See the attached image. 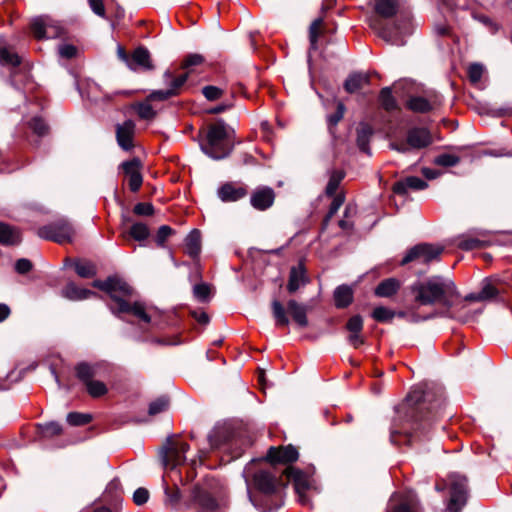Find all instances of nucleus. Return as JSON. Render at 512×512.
Returning <instances> with one entry per match:
<instances>
[{"label": "nucleus", "mask_w": 512, "mask_h": 512, "mask_svg": "<svg viewBox=\"0 0 512 512\" xmlns=\"http://www.w3.org/2000/svg\"><path fill=\"white\" fill-rule=\"evenodd\" d=\"M415 302L419 305H433L436 303L446 307L445 316L467 321V316H461L453 310L454 298L458 296L455 283L442 276H432L424 281H418L411 286Z\"/></svg>", "instance_id": "1"}, {"label": "nucleus", "mask_w": 512, "mask_h": 512, "mask_svg": "<svg viewBox=\"0 0 512 512\" xmlns=\"http://www.w3.org/2000/svg\"><path fill=\"white\" fill-rule=\"evenodd\" d=\"M201 150L214 160L228 157L234 148V130L223 120H218L208 127L206 138L201 143Z\"/></svg>", "instance_id": "2"}, {"label": "nucleus", "mask_w": 512, "mask_h": 512, "mask_svg": "<svg viewBox=\"0 0 512 512\" xmlns=\"http://www.w3.org/2000/svg\"><path fill=\"white\" fill-rule=\"evenodd\" d=\"M109 280H112V282L110 283L107 293L114 302V304L110 306L111 312L118 317L122 313H129L139 320L149 323L151 318L147 314L143 303L136 301L130 304L123 299V297H128L132 294V288L119 277L112 276L109 277Z\"/></svg>", "instance_id": "3"}, {"label": "nucleus", "mask_w": 512, "mask_h": 512, "mask_svg": "<svg viewBox=\"0 0 512 512\" xmlns=\"http://www.w3.org/2000/svg\"><path fill=\"white\" fill-rule=\"evenodd\" d=\"M410 19L408 17H398L393 24L384 25L380 19H374L370 22V27L376 31L378 36L392 45H404L403 37L411 33Z\"/></svg>", "instance_id": "4"}, {"label": "nucleus", "mask_w": 512, "mask_h": 512, "mask_svg": "<svg viewBox=\"0 0 512 512\" xmlns=\"http://www.w3.org/2000/svg\"><path fill=\"white\" fill-rule=\"evenodd\" d=\"M37 234L40 238L64 244L72 241L75 231L68 221L59 220L40 227Z\"/></svg>", "instance_id": "5"}, {"label": "nucleus", "mask_w": 512, "mask_h": 512, "mask_svg": "<svg viewBox=\"0 0 512 512\" xmlns=\"http://www.w3.org/2000/svg\"><path fill=\"white\" fill-rule=\"evenodd\" d=\"M432 143V136L426 128H412L407 132L406 142H392L390 148L400 153H407L410 149H422Z\"/></svg>", "instance_id": "6"}, {"label": "nucleus", "mask_w": 512, "mask_h": 512, "mask_svg": "<svg viewBox=\"0 0 512 512\" xmlns=\"http://www.w3.org/2000/svg\"><path fill=\"white\" fill-rule=\"evenodd\" d=\"M443 251L444 248L440 245L421 243L415 245L407 252L401 261V265H405L412 261L429 264L434 260H438Z\"/></svg>", "instance_id": "7"}, {"label": "nucleus", "mask_w": 512, "mask_h": 512, "mask_svg": "<svg viewBox=\"0 0 512 512\" xmlns=\"http://www.w3.org/2000/svg\"><path fill=\"white\" fill-rule=\"evenodd\" d=\"M451 496L447 509L458 512L466 503L467 480L464 476L453 474L449 477Z\"/></svg>", "instance_id": "8"}, {"label": "nucleus", "mask_w": 512, "mask_h": 512, "mask_svg": "<svg viewBox=\"0 0 512 512\" xmlns=\"http://www.w3.org/2000/svg\"><path fill=\"white\" fill-rule=\"evenodd\" d=\"M135 123L132 120H126L116 125V140L118 145L125 151L134 147Z\"/></svg>", "instance_id": "9"}, {"label": "nucleus", "mask_w": 512, "mask_h": 512, "mask_svg": "<svg viewBox=\"0 0 512 512\" xmlns=\"http://www.w3.org/2000/svg\"><path fill=\"white\" fill-rule=\"evenodd\" d=\"M121 167L128 177L129 188L131 191L136 192L140 189L143 178L141 175V161L138 158H133L121 164Z\"/></svg>", "instance_id": "10"}, {"label": "nucleus", "mask_w": 512, "mask_h": 512, "mask_svg": "<svg viewBox=\"0 0 512 512\" xmlns=\"http://www.w3.org/2000/svg\"><path fill=\"white\" fill-rule=\"evenodd\" d=\"M105 370L106 366L102 363L89 364L82 362L75 367L77 378L85 385L93 381L95 377L103 376Z\"/></svg>", "instance_id": "11"}, {"label": "nucleus", "mask_w": 512, "mask_h": 512, "mask_svg": "<svg viewBox=\"0 0 512 512\" xmlns=\"http://www.w3.org/2000/svg\"><path fill=\"white\" fill-rule=\"evenodd\" d=\"M298 451L292 446L270 447L267 453V459L272 463H292L298 459Z\"/></svg>", "instance_id": "12"}, {"label": "nucleus", "mask_w": 512, "mask_h": 512, "mask_svg": "<svg viewBox=\"0 0 512 512\" xmlns=\"http://www.w3.org/2000/svg\"><path fill=\"white\" fill-rule=\"evenodd\" d=\"M275 200V193L270 187H259L252 194L250 198L251 205L257 210H266L271 207Z\"/></svg>", "instance_id": "13"}, {"label": "nucleus", "mask_w": 512, "mask_h": 512, "mask_svg": "<svg viewBox=\"0 0 512 512\" xmlns=\"http://www.w3.org/2000/svg\"><path fill=\"white\" fill-rule=\"evenodd\" d=\"M193 503L197 506L198 512H215L219 505L216 500L206 491L195 487L192 492Z\"/></svg>", "instance_id": "14"}, {"label": "nucleus", "mask_w": 512, "mask_h": 512, "mask_svg": "<svg viewBox=\"0 0 512 512\" xmlns=\"http://www.w3.org/2000/svg\"><path fill=\"white\" fill-rule=\"evenodd\" d=\"M441 104V99L437 94L430 96L429 99L417 96L411 97L408 101V108L417 113L429 112Z\"/></svg>", "instance_id": "15"}, {"label": "nucleus", "mask_w": 512, "mask_h": 512, "mask_svg": "<svg viewBox=\"0 0 512 512\" xmlns=\"http://www.w3.org/2000/svg\"><path fill=\"white\" fill-rule=\"evenodd\" d=\"M217 195L223 202H235L245 197L247 190L244 186L225 183L218 189Z\"/></svg>", "instance_id": "16"}, {"label": "nucleus", "mask_w": 512, "mask_h": 512, "mask_svg": "<svg viewBox=\"0 0 512 512\" xmlns=\"http://www.w3.org/2000/svg\"><path fill=\"white\" fill-rule=\"evenodd\" d=\"M374 12L382 19L393 18L399 11L398 0H371Z\"/></svg>", "instance_id": "17"}, {"label": "nucleus", "mask_w": 512, "mask_h": 512, "mask_svg": "<svg viewBox=\"0 0 512 512\" xmlns=\"http://www.w3.org/2000/svg\"><path fill=\"white\" fill-rule=\"evenodd\" d=\"M309 278L306 274L305 267L300 263L290 270L287 289L290 293H295L300 287L306 285Z\"/></svg>", "instance_id": "18"}, {"label": "nucleus", "mask_w": 512, "mask_h": 512, "mask_svg": "<svg viewBox=\"0 0 512 512\" xmlns=\"http://www.w3.org/2000/svg\"><path fill=\"white\" fill-rule=\"evenodd\" d=\"M427 187V183L419 177L409 176L403 180L397 181L393 185V192L399 195L407 194L409 189L423 190Z\"/></svg>", "instance_id": "19"}, {"label": "nucleus", "mask_w": 512, "mask_h": 512, "mask_svg": "<svg viewBox=\"0 0 512 512\" xmlns=\"http://www.w3.org/2000/svg\"><path fill=\"white\" fill-rule=\"evenodd\" d=\"M254 484L258 490L265 494H272L276 490V478L267 471L255 473Z\"/></svg>", "instance_id": "20"}, {"label": "nucleus", "mask_w": 512, "mask_h": 512, "mask_svg": "<svg viewBox=\"0 0 512 512\" xmlns=\"http://www.w3.org/2000/svg\"><path fill=\"white\" fill-rule=\"evenodd\" d=\"M130 63H133V67H129L131 70H137L139 68L152 70L154 68L149 51L143 47H138L134 50L131 55Z\"/></svg>", "instance_id": "21"}, {"label": "nucleus", "mask_w": 512, "mask_h": 512, "mask_svg": "<svg viewBox=\"0 0 512 512\" xmlns=\"http://www.w3.org/2000/svg\"><path fill=\"white\" fill-rule=\"evenodd\" d=\"M61 295L69 300L79 301L91 296H96V293L88 289L80 288L73 282H69L62 289Z\"/></svg>", "instance_id": "22"}, {"label": "nucleus", "mask_w": 512, "mask_h": 512, "mask_svg": "<svg viewBox=\"0 0 512 512\" xmlns=\"http://www.w3.org/2000/svg\"><path fill=\"white\" fill-rule=\"evenodd\" d=\"M287 310L297 325L304 328L308 325L307 308L295 300H289Z\"/></svg>", "instance_id": "23"}, {"label": "nucleus", "mask_w": 512, "mask_h": 512, "mask_svg": "<svg viewBox=\"0 0 512 512\" xmlns=\"http://www.w3.org/2000/svg\"><path fill=\"white\" fill-rule=\"evenodd\" d=\"M401 283L396 278H388L381 281L375 288V295L378 297H392L400 289Z\"/></svg>", "instance_id": "24"}, {"label": "nucleus", "mask_w": 512, "mask_h": 512, "mask_svg": "<svg viewBox=\"0 0 512 512\" xmlns=\"http://www.w3.org/2000/svg\"><path fill=\"white\" fill-rule=\"evenodd\" d=\"M21 235L16 228L0 222V243L3 245H16L20 243Z\"/></svg>", "instance_id": "25"}, {"label": "nucleus", "mask_w": 512, "mask_h": 512, "mask_svg": "<svg viewBox=\"0 0 512 512\" xmlns=\"http://www.w3.org/2000/svg\"><path fill=\"white\" fill-rule=\"evenodd\" d=\"M185 460V456L178 451L172 442L165 448L163 455V464L165 467H170L173 470L176 466L180 465Z\"/></svg>", "instance_id": "26"}, {"label": "nucleus", "mask_w": 512, "mask_h": 512, "mask_svg": "<svg viewBox=\"0 0 512 512\" xmlns=\"http://www.w3.org/2000/svg\"><path fill=\"white\" fill-rule=\"evenodd\" d=\"M185 248L187 254L196 258L201 251V234L199 230H192L185 239Z\"/></svg>", "instance_id": "27"}, {"label": "nucleus", "mask_w": 512, "mask_h": 512, "mask_svg": "<svg viewBox=\"0 0 512 512\" xmlns=\"http://www.w3.org/2000/svg\"><path fill=\"white\" fill-rule=\"evenodd\" d=\"M369 83V76L362 73H354L348 76L344 88L348 93H355Z\"/></svg>", "instance_id": "28"}, {"label": "nucleus", "mask_w": 512, "mask_h": 512, "mask_svg": "<svg viewBox=\"0 0 512 512\" xmlns=\"http://www.w3.org/2000/svg\"><path fill=\"white\" fill-rule=\"evenodd\" d=\"M353 300L352 288L348 285H340L334 291V301L338 308H345Z\"/></svg>", "instance_id": "29"}, {"label": "nucleus", "mask_w": 512, "mask_h": 512, "mask_svg": "<svg viewBox=\"0 0 512 512\" xmlns=\"http://www.w3.org/2000/svg\"><path fill=\"white\" fill-rule=\"evenodd\" d=\"M20 62V57L16 53L8 50L5 39L0 37V64L16 67Z\"/></svg>", "instance_id": "30"}, {"label": "nucleus", "mask_w": 512, "mask_h": 512, "mask_svg": "<svg viewBox=\"0 0 512 512\" xmlns=\"http://www.w3.org/2000/svg\"><path fill=\"white\" fill-rule=\"evenodd\" d=\"M390 512H422V508L416 496L409 494L398 505L391 508Z\"/></svg>", "instance_id": "31"}, {"label": "nucleus", "mask_w": 512, "mask_h": 512, "mask_svg": "<svg viewBox=\"0 0 512 512\" xmlns=\"http://www.w3.org/2000/svg\"><path fill=\"white\" fill-rule=\"evenodd\" d=\"M271 309L276 326H287L290 323L286 309L280 301L276 299L273 300L271 303Z\"/></svg>", "instance_id": "32"}, {"label": "nucleus", "mask_w": 512, "mask_h": 512, "mask_svg": "<svg viewBox=\"0 0 512 512\" xmlns=\"http://www.w3.org/2000/svg\"><path fill=\"white\" fill-rule=\"evenodd\" d=\"M427 396L423 386H416L407 395L405 405L411 408L421 405L426 401Z\"/></svg>", "instance_id": "33"}, {"label": "nucleus", "mask_w": 512, "mask_h": 512, "mask_svg": "<svg viewBox=\"0 0 512 512\" xmlns=\"http://www.w3.org/2000/svg\"><path fill=\"white\" fill-rule=\"evenodd\" d=\"M163 485L165 493V505L170 508H175L179 504L181 498L179 488L176 485L173 488H170L164 478Z\"/></svg>", "instance_id": "34"}, {"label": "nucleus", "mask_w": 512, "mask_h": 512, "mask_svg": "<svg viewBox=\"0 0 512 512\" xmlns=\"http://www.w3.org/2000/svg\"><path fill=\"white\" fill-rule=\"evenodd\" d=\"M229 428L226 426L216 427L209 435V441L213 447H221L228 441Z\"/></svg>", "instance_id": "35"}, {"label": "nucleus", "mask_w": 512, "mask_h": 512, "mask_svg": "<svg viewBox=\"0 0 512 512\" xmlns=\"http://www.w3.org/2000/svg\"><path fill=\"white\" fill-rule=\"evenodd\" d=\"M372 135V130L368 125H361L357 131V145L363 152L369 151V139Z\"/></svg>", "instance_id": "36"}, {"label": "nucleus", "mask_w": 512, "mask_h": 512, "mask_svg": "<svg viewBox=\"0 0 512 512\" xmlns=\"http://www.w3.org/2000/svg\"><path fill=\"white\" fill-rule=\"evenodd\" d=\"M484 243L485 242L480 239H477L474 237H469V236H461L457 240V246L460 249L466 250V251L481 248L484 246Z\"/></svg>", "instance_id": "37"}, {"label": "nucleus", "mask_w": 512, "mask_h": 512, "mask_svg": "<svg viewBox=\"0 0 512 512\" xmlns=\"http://www.w3.org/2000/svg\"><path fill=\"white\" fill-rule=\"evenodd\" d=\"M343 178H344V173L342 171H339V170L332 171V173L330 174L329 181L326 186V190H325L326 194L328 196H333L335 194V192L338 189L339 184Z\"/></svg>", "instance_id": "38"}, {"label": "nucleus", "mask_w": 512, "mask_h": 512, "mask_svg": "<svg viewBox=\"0 0 512 512\" xmlns=\"http://www.w3.org/2000/svg\"><path fill=\"white\" fill-rule=\"evenodd\" d=\"M129 235L136 241H143L149 236V229L144 223H134L128 230Z\"/></svg>", "instance_id": "39"}, {"label": "nucleus", "mask_w": 512, "mask_h": 512, "mask_svg": "<svg viewBox=\"0 0 512 512\" xmlns=\"http://www.w3.org/2000/svg\"><path fill=\"white\" fill-rule=\"evenodd\" d=\"M479 293L481 295L482 301H488L496 299L500 294V290L491 281L486 280L484 281Z\"/></svg>", "instance_id": "40"}, {"label": "nucleus", "mask_w": 512, "mask_h": 512, "mask_svg": "<svg viewBox=\"0 0 512 512\" xmlns=\"http://www.w3.org/2000/svg\"><path fill=\"white\" fill-rule=\"evenodd\" d=\"M75 271L82 278H90L96 275L95 266L88 261H78L75 263Z\"/></svg>", "instance_id": "41"}, {"label": "nucleus", "mask_w": 512, "mask_h": 512, "mask_svg": "<svg viewBox=\"0 0 512 512\" xmlns=\"http://www.w3.org/2000/svg\"><path fill=\"white\" fill-rule=\"evenodd\" d=\"M149 102L150 101H148L146 99V101L137 103L134 106L138 116L141 119L151 120L156 116V112L154 111L153 107L151 106V104Z\"/></svg>", "instance_id": "42"}, {"label": "nucleus", "mask_w": 512, "mask_h": 512, "mask_svg": "<svg viewBox=\"0 0 512 512\" xmlns=\"http://www.w3.org/2000/svg\"><path fill=\"white\" fill-rule=\"evenodd\" d=\"M189 77V72L182 74L176 78H173L170 71L164 73V79L166 81L171 80L170 88L168 90H175V96L178 94V90L185 84Z\"/></svg>", "instance_id": "43"}, {"label": "nucleus", "mask_w": 512, "mask_h": 512, "mask_svg": "<svg viewBox=\"0 0 512 512\" xmlns=\"http://www.w3.org/2000/svg\"><path fill=\"white\" fill-rule=\"evenodd\" d=\"M85 386L88 394L94 398L101 397L108 391L106 385L103 382L97 380L90 381Z\"/></svg>", "instance_id": "44"}, {"label": "nucleus", "mask_w": 512, "mask_h": 512, "mask_svg": "<svg viewBox=\"0 0 512 512\" xmlns=\"http://www.w3.org/2000/svg\"><path fill=\"white\" fill-rule=\"evenodd\" d=\"M66 420L71 426H83L88 424L92 420V417L90 414L70 412Z\"/></svg>", "instance_id": "45"}, {"label": "nucleus", "mask_w": 512, "mask_h": 512, "mask_svg": "<svg viewBox=\"0 0 512 512\" xmlns=\"http://www.w3.org/2000/svg\"><path fill=\"white\" fill-rule=\"evenodd\" d=\"M380 102L384 109L391 111L396 109L397 103L394 97L392 96L391 89L389 87H385L380 92Z\"/></svg>", "instance_id": "46"}, {"label": "nucleus", "mask_w": 512, "mask_h": 512, "mask_svg": "<svg viewBox=\"0 0 512 512\" xmlns=\"http://www.w3.org/2000/svg\"><path fill=\"white\" fill-rule=\"evenodd\" d=\"M38 429L43 437H53L62 432V427L57 422H49L38 425Z\"/></svg>", "instance_id": "47"}, {"label": "nucleus", "mask_w": 512, "mask_h": 512, "mask_svg": "<svg viewBox=\"0 0 512 512\" xmlns=\"http://www.w3.org/2000/svg\"><path fill=\"white\" fill-rule=\"evenodd\" d=\"M31 30L38 39L49 37L46 32V22L42 17L34 18L31 21Z\"/></svg>", "instance_id": "48"}, {"label": "nucleus", "mask_w": 512, "mask_h": 512, "mask_svg": "<svg viewBox=\"0 0 512 512\" xmlns=\"http://www.w3.org/2000/svg\"><path fill=\"white\" fill-rule=\"evenodd\" d=\"M394 316L395 312L384 306L376 307L372 313V317L378 322L391 321Z\"/></svg>", "instance_id": "49"}, {"label": "nucleus", "mask_w": 512, "mask_h": 512, "mask_svg": "<svg viewBox=\"0 0 512 512\" xmlns=\"http://www.w3.org/2000/svg\"><path fill=\"white\" fill-rule=\"evenodd\" d=\"M460 162V158L453 154H441L437 156L434 163L443 167H453Z\"/></svg>", "instance_id": "50"}, {"label": "nucleus", "mask_w": 512, "mask_h": 512, "mask_svg": "<svg viewBox=\"0 0 512 512\" xmlns=\"http://www.w3.org/2000/svg\"><path fill=\"white\" fill-rule=\"evenodd\" d=\"M322 22L323 21L321 18H317L311 23V25L309 27V39H310L311 47L313 49H316V43H317V39H318V36L320 33V28L322 26Z\"/></svg>", "instance_id": "51"}, {"label": "nucleus", "mask_w": 512, "mask_h": 512, "mask_svg": "<svg viewBox=\"0 0 512 512\" xmlns=\"http://www.w3.org/2000/svg\"><path fill=\"white\" fill-rule=\"evenodd\" d=\"M210 287L207 284H197L193 288V294L201 302H206L210 298Z\"/></svg>", "instance_id": "52"}, {"label": "nucleus", "mask_w": 512, "mask_h": 512, "mask_svg": "<svg viewBox=\"0 0 512 512\" xmlns=\"http://www.w3.org/2000/svg\"><path fill=\"white\" fill-rule=\"evenodd\" d=\"M169 401L165 397L158 398L149 405V414L156 415L165 411L168 408Z\"/></svg>", "instance_id": "53"}, {"label": "nucleus", "mask_w": 512, "mask_h": 512, "mask_svg": "<svg viewBox=\"0 0 512 512\" xmlns=\"http://www.w3.org/2000/svg\"><path fill=\"white\" fill-rule=\"evenodd\" d=\"M342 203H343V199H341L340 197H335L333 199V201H332V203H331V205L329 207V211H328L326 217L323 220V224H322L323 229H325L328 226L330 220L338 212V210L341 207Z\"/></svg>", "instance_id": "54"}, {"label": "nucleus", "mask_w": 512, "mask_h": 512, "mask_svg": "<svg viewBox=\"0 0 512 512\" xmlns=\"http://www.w3.org/2000/svg\"><path fill=\"white\" fill-rule=\"evenodd\" d=\"M204 62V57L201 54H189L183 61L181 67L191 71L194 66L201 65Z\"/></svg>", "instance_id": "55"}, {"label": "nucleus", "mask_w": 512, "mask_h": 512, "mask_svg": "<svg viewBox=\"0 0 512 512\" xmlns=\"http://www.w3.org/2000/svg\"><path fill=\"white\" fill-rule=\"evenodd\" d=\"M175 96V90H156L149 94L148 101H164Z\"/></svg>", "instance_id": "56"}, {"label": "nucleus", "mask_w": 512, "mask_h": 512, "mask_svg": "<svg viewBox=\"0 0 512 512\" xmlns=\"http://www.w3.org/2000/svg\"><path fill=\"white\" fill-rule=\"evenodd\" d=\"M29 125L31 129L39 136H43L48 133V126L41 118H33Z\"/></svg>", "instance_id": "57"}, {"label": "nucleus", "mask_w": 512, "mask_h": 512, "mask_svg": "<svg viewBox=\"0 0 512 512\" xmlns=\"http://www.w3.org/2000/svg\"><path fill=\"white\" fill-rule=\"evenodd\" d=\"M484 68L481 64L474 63L471 64L468 68V76L472 83H477L480 81L483 75Z\"/></svg>", "instance_id": "58"}, {"label": "nucleus", "mask_w": 512, "mask_h": 512, "mask_svg": "<svg viewBox=\"0 0 512 512\" xmlns=\"http://www.w3.org/2000/svg\"><path fill=\"white\" fill-rule=\"evenodd\" d=\"M202 93L207 100L214 101L219 99L223 95V90L216 86L209 85L203 87Z\"/></svg>", "instance_id": "59"}, {"label": "nucleus", "mask_w": 512, "mask_h": 512, "mask_svg": "<svg viewBox=\"0 0 512 512\" xmlns=\"http://www.w3.org/2000/svg\"><path fill=\"white\" fill-rule=\"evenodd\" d=\"M77 48L71 44H62L58 48V53L60 57L65 59H72L77 55Z\"/></svg>", "instance_id": "60"}, {"label": "nucleus", "mask_w": 512, "mask_h": 512, "mask_svg": "<svg viewBox=\"0 0 512 512\" xmlns=\"http://www.w3.org/2000/svg\"><path fill=\"white\" fill-rule=\"evenodd\" d=\"M346 327L350 333L361 332L363 329V320L359 315L353 316L348 320Z\"/></svg>", "instance_id": "61"}, {"label": "nucleus", "mask_w": 512, "mask_h": 512, "mask_svg": "<svg viewBox=\"0 0 512 512\" xmlns=\"http://www.w3.org/2000/svg\"><path fill=\"white\" fill-rule=\"evenodd\" d=\"M133 211L140 216H150L154 213V207L150 203H138L134 206Z\"/></svg>", "instance_id": "62"}, {"label": "nucleus", "mask_w": 512, "mask_h": 512, "mask_svg": "<svg viewBox=\"0 0 512 512\" xmlns=\"http://www.w3.org/2000/svg\"><path fill=\"white\" fill-rule=\"evenodd\" d=\"M173 230L167 226L163 225L159 227L157 236H156V242L158 246H163L167 238L172 234Z\"/></svg>", "instance_id": "63"}, {"label": "nucleus", "mask_w": 512, "mask_h": 512, "mask_svg": "<svg viewBox=\"0 0 512 512\" xmlns=\"http://www.w3.org/2000/svg\"><path fill=\"white\" fill-rule=\"evenodd\" d=\"M149 492L145 488H138L133 494V501L137 505H143L148 501Z\"/></svg>", "instance_id": "64"}]
</instances>
